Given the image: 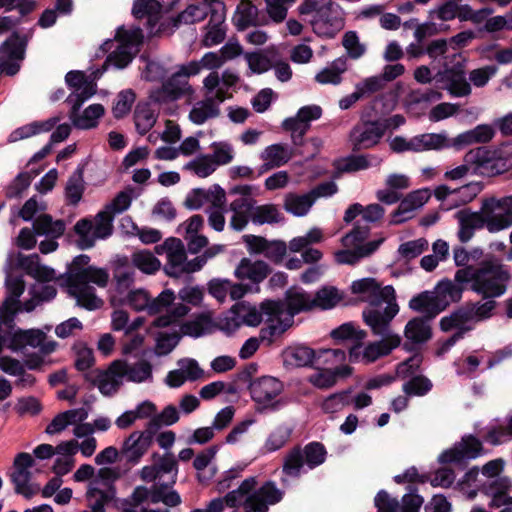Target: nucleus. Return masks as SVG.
Returning a JSON list of instances; mask_svg holds the SVG:
<instances>
[{
    "label": "nucleus",
    "mask_w": 512,
    "mask_h": 512,
    "mask_svg": "<svg viewBox=\"0 0 512 512\" xmlns=\"http://www.w3.org/2000/svg\"><path fill=\"white\" fill-rule=\"evenodd\" d=\"M495 129L489 124H480L475 128L459 134L452 140V146L460 149L472 144H484L493 139Z\"/></svg>",
    "instance_id": "4c0bfd02"
},
{
    "label": "nucleus",
    "mask_w": 512,
    "mask_h": 512,
    "mask_svg": "<svg viewBox=\"0 0 512 512\" xmlns=\"http://www.w3.org/2000/svg\"><path fill=\"white\" fill-rule=\"evenodd\" d=\"M509 272L502 264L484 261L479 267L468 266L455 273V282L471 283V290L484 298H496L506 292Z\"/></svg>",
    "instance_id": "20e7f679"
},
{
    "label": "nucleus",
    "mask_w": 512,
    "mask_h": 512,
    "mask_svg": "<svg viewBox=\"0 0 512 512\" xmlns=\"http://www.w3.org/2000/svg\"><path fill=\"white\" fill-rule=\"evenodd\" d=\"M391 321L381 332H375L371 329L375 336H381L379 341L368 343L366 346L355 344L349 348V360L352 362H362L370 364L379 358L389 355L394 349L400 346L401 337L390 329Z\"/></svg>",
    "instance_id": "1a4fd4ad"
},
{
    "label": "nucleus",
    "mask_w": 512,
    "mask_h": 512,
    "mask_svg": "<svg viewBox=\"0 0 512 512\" xmlns=\"http://www.w3.org/2000/svg\"><path fill=\"white\" fill-rule=\"evenodd\" d=\"M239 80L238 74L231 69L224 70L221 76L217 71H212L203 79V89L206 93L212 94L222 91L226 100L232 97L229 89L234 87Z\"/></svg>",
    "instance_id": "2f4dec72"
},
{
    "label": "nucleus",
    "mask_w": 512,
    "mask_h": 512,
    "mask_svg": "<svg viewBox=\"0 0 512 512\" xmlns=\"http://www.w3.org/2000/svg\"><path fill=\"white\" fill-rule=\"evenodd\" d=\"M310 25L319 37L333 38L344 27V21L338 10L332 6L325 13L313 15Z\"/></svg>",
    "instance_id": "c85d7f7f"
},
{
    "label": "nucleus",
    "mask_w": 512,
    "mask_h": 512,
    "mask_svg": "<svg viewBox=\"0 0 512 512\" xmlns=\"http://www.w3.org/2000/svg\"><path fill=\"white\" fill-rule=\"evenodd\" d=\"M281 220L278 208L273 204L253 205L252 222L257 225L274 224Z\"/></svg>",
    "instance_id": "774afa93"
},
{
    "label": "nucleus",
    "mask_w": 512,
    "mask_h": 512,
    "mask_svg": "<svg viewBox=\"0 0 512 512\" xmlns=\"http://www.w3.org/2000/svg\"><path fill=\"white\" fill-rule=\"evenodd\" d=\"M189 310V307L182 303L170 306L167 313L159 315L152 325L159 328L177 327L181 336L200 337L207 333L211 326V320L205 314H200L192 320L182 322Z\"/></svg>",
    "instance_id": "6e6552de"
},
{
    "label": "nucleus",
    "mask_w": 512,
    "mask_h": 512,
    "mask_svg": "<svg viewBox=\"0 0 512 512\" xmlns=\"http://www.w3.org/2000/svg\"><path fill=\"white\" fill-rule=\"evenodd\" d=\"M25 41L17 34L13 33L0 46V71L7 75H15L20 69V62L25 55Z\"/></svg>",
    "instance_id": "6ab92c4d"
},
{
    "label": "nucleus",
    "mask_w": 512,
    "mask_h": 512,
    "mask_svg": "<svg viewBox=\"0 0 512 512\" xmlns=\"http://www.w3.org/2000/svg\"><path fill=\"white\" fill-rule=\"evenodd\" d=\"M283 495L284 492L277 487L276 483L266 481L252 491L251 498L248 499L250 511L267 512L270 505H275L282 500Z\"/></svg>",
    "instance_id": "cd10ccee"
},
{
    "label": "nucleus",
    "mask_w": 512,
    "mask_h": 512,
    "mask_svg": "<svg viewBox=\"0 0 512 512\" xmlns=\"http://www.w3.org/2000/svg\"><path fill=\"white\" fill-rule=\"evenodd\" d=\"M154 432L146 428L145 431H133L122 443L121 454L129 462L137 463L147 453L152 445Z\"/></svg>",
    "instance_id": "393cba45"
},
{
    "label": "nucleus",
    "mask_w": 512,
    "mask_h": 512,
    "mask_svg": "<svg viewBox=\"0 0 512 512\" xmlns=\"http://www.w3.org/2000/svg\"><path fill=\"white\" fill-rule=\"evenodd\" d=\"M74 231L78 236V245L81 249L93 247L97 240L105 239L112 234L113 224L108 212L100 211L94 218H83L77 221Z\"/></svg>",
    "instance_id": "9d476101"
},
{
    "label": "nucleus",
    "mask_w": 512,
    "mask_h": 512,
    "mask_svg": "<svg viewBox=\"0 0 512 512\" xmlns=\"http://www.w3.org/2000/svg\"><path fill=\"white\" fill-rule=\"evenodd\" d=\"M496 302L489 299L485 302L469 303L465 307L445 316L440 321L443 331H455L454 334L444 341L438 350V354L446 353L457 341L463 338L464 334L472 330V323L486 320L492 316Z\"/></svg>",
    "instance_id": "39448f33"
},
{
    "label": "nucleus",
    "mask_w": 512,
    "mask_h": 512,
    "mask_svg": "<svg viewBox=\"0 0 512 512\" xmlns=\"http://www.w3.org/2000/svg\"><path fill=\"white\" fill-rule=\"evenodd\" d=\"M465 164L457 166L445 172L444 177L448 180H460L464 178L470 171V166H474V170L480 174L499 173L495 170V164L492 160V153L486 147H478L470 150L464 157Z\"/></svg>",
    "instance_id": "f8f14e48"
},
{
    "label": "nucleus",
    "mask_w": 512,
    "mask_h": 512,
    "mask_svg": "<svg viewBox=\"0 0 512 512\" xmlns=\"http://www.w3.org/2000/svg\"><path fill=\"white\" fill-rule=\"evenodd\" d=\"M155 249L158 254H166L167 263L164 266V271L167 275L180 277L185 274L187 256L184 244L180 239L168 238Z\"/></svg>",
    "instance_id": "a211bd4d"
},
{
    "label": "nucleus",
    "mask_w": 512,
    "mask_h": 512,
    "mask_svg": "<svg viewBox=\"0 0 512 512\" xmlns=\"http://www.w3.org/2000/svg\"><path fill=\"white\" fill-rule=\"evenodd\" d=\"M33 230L37 235L58 238L65 231V223L62 220H53L47 214L39 215L33 222Z\"/></svg>",
    "instance_id": "864d4df0"
},
{
    "label": "nucleus",
    "mask_w": 512,
    "mask_h": 512,
    "mask_svg": "<svg viewBox=\"0 0 512 512\" xmlns=\"http://www.w3.org/2000/svg\"><path fill=\"white\" fill-rule=\"evenodd\" d=\"M109 281V274L104 268L88 266L73 270L68 278V291L76 298L77 303L88 309L95 310L102 306L103 301L95 293L91 284L98 287H106Z\"/></svg>",
    "instance_id": "423d86ee"
},
{
    "label": "nucleus",
    "mask_w": 512,
    "mask_h": 512,
    "mask_svg": "<svg viewBox=\"0 0 512 512\" xmlns=\"http://www.w3.org/2000/svg\"><path fill=\"white\" fill-rule=\"evenodd\" d=\"M271 272L269 265L262 260L253 261L250 258H242L235 268L234 275L242 281L254 284L262 282Z\"/></svg>",
    "instance_id": "473e14b6"
},
{
    "label": "nucleus",
    "mask_w": 512,
    "mask_h": 512,
    "mask_svg": "<svg viewBox=\"0 0 512 512\" xmlns=\"http://www.w3.org/2000/svg\"><path fill=\"white\" fill-rule=\"evenodd\" d=\"M199 74V67L196 63L180 65L161 85L150 91L149 100L165 109L170 104L181 98H193L195 90L189 83V77Z\"/></svg>",
    "instance_id": "0eeeda50"
},
{
    "label": "nucleus",
    "mask_w": 512,
    "mask_h": 512,
    "mask_svg": "<svg viewBox=\"0 0 512 512\" xmlns=\"http://www.w3.org/2000/svg\"><path fill=\"white\" fill-rule=\"evenodd\" d=\"M483 446L479 439L467 435L453 448L444 451L439 455V462L452 463L461 462L466 459H475L482 454Z\"/></svg>",
    "instance_id": "bb28decb"
},
{
    "label": "nucleus",
    "mask_w": 512,
    "mask_h": 512,
    "mask_svg": "<svg viewBox=\"0 0 512 512\" xmlns=\"http://www.w3.org/2000/svg\"><path fill=\"white\" fill-rule=\"evenodd\" d=\"M178 474L177 462L170 453L163 455L154 465L145 466L141 470V479L154 482L165 492L171 491Z\"/></svg>",
    "instance_id": "dca6fc26"
},
{
    "label": "nucleus",
    "mask_w": 512,
    "mask_h": 512,
    "mask_svg": "<svg viewBox=\"0 0 512 512\" xmlns=\"http://www.w3.org/2000/svg\"><path fill=\"white\" fill-rule=\"evenodd\" d=\"M283 383L272 376H263L253 380L249 385L252 399L265 408H274L277 397L283 391Z\"/></svg>",
    "instance_id": "aec40b11"
},
{
    "label": "nucleus",
    "mask_w": 512,
    "mask_h": 512,
    "mask_svg": "<svg viewBox=\"0 0 512 512\" xmlns=\"http://www.w3.org/2000/svg\"><path fill=\"white\" fill-rule=\"evenodd\" d=\"M352 374V368L348 365H340L335 369L319 368L308 377V382L319 389L333 387L339 378H347Z\"/></svg>",
    "instance_id": "e433bc0d"
},
{
    "label": "nucleus",
    "mask_w": 512,
    "mask_h": 512,
    "mask_svg": "<svg viewBox=\"0 0 512 512\" xmlns=\"http://www.w3.org/2000/svg\"><path fill=\"white\" fill-rule=\"evenodd\" d=\"M409 308L425 314L429 318H433L443 311V305L438 302L434 290L423 291L412 297L409 301Z\"/></svg>",
    "instance_id": "79ce46f5"
},
{
    "label": "nucleus",
    "mask_w": 512,
    "mask_h": 512,
    "mask_svg": "<svg viewBox=\"0 0 512 512\" xmlns=\"http://www.w3.org/2000/svg\"><path fill=\"white\" fill-rule=\"evenodd\" d=\"M6 287L8 295L0 306V319L5 324L10 325L14 321L17 312L20 311L19 298L25 290V283L22 277L9 275L6 278Z\"/></svg>",
    "instance_id": "5701e85b"
},
{
    "label": "nucleus",
    "mask_w": 512,
    "mask_h": 512,
    "mask_svg": "<svg viewBox=\"0 0 512 512\" xmlns=\"http://www.w3.org/2000/svg\"><path fill=\"white\" fill-rule=\"evenodd\" d=\"M292 428L287 424L276 426L266 438L262 451L264 453H273L283 448L290 440Z\"/></svg>",
    "instance_id": "5fc2aeb1"
},
{
    "label": "nucleus",
    "mask_w": 512,
    "mask_h": 512,
    "mask_svg": "<svg viewBox=\"0 0 512 512\" xmlns=\"http://www.w3.org/2000/svg\"><path fill=\"white\" fill-rule=\"evenodd\" d=\"M158 115L149 103H139L134 111V123L139 134L145 135L155 125Z\"/></svg>",
    "instance_id": "4d7b16f0"
},
{
    "label": "nucleus",
    "mask_w": 512,
    "mask_h": 512,
    "mask_svg": "<svg viewBox=\"0 0 512 512\" xmlns=\"http://www.w3.org/2000/svg\"><path fill=\"white\" fill-rule=\"evenodd\" d=\"M174 300V292L169 289L162 291L153 299L144 289L131 290L126 297L127 304L135 311H146L150 315L167 313Z\"/></svg>",
    "instance_id": "4468645a"
},
{
    "label": "nucleus",
    "mask_w": 512,
    "mask_h": 512,
    "mask_svg": "<svg viewBox=\"0 0 512 512\" xmlns=\"http://www.w3.org/2000/svg\"><path fill=\"white\" fill-rule=\"evenodd\" d=\"M36 464L34 457L26 452L16 455L13 462V471L10 478L15 487V492L29 499L40 492L39 484L31 479L30 469Z\"/></svg>",
    "instance_id": "2eb2a0df"
},
{
    "label": "nucleus",
    "mask_w": 512,
    "mask_h": 512,
    "mask_svg": "<svg viewBox=\"0 0 512 512\" xmlns=\"http://www.w3.org/2000/svg\"><path fill=\"white\" fill-rule=\"evenodd\" d=\"M162 12V5L157 0H137L132 9L133 15L138 18H148L150 26L156 25Z\"/></svg>",
    "instance_id": "bf43d9fd"
},
{
    "label": "nucleus",
    "mask_w": 512,
    "mask_h": 512,
    "mask_svg": "<svg viewBox=\"0 0 512 512\" xmlns=\"http://www.w3.org/2000/svg\"><path fill=\"white\" fill-rule=\"evenodd\" d=\"M115 490L108 487L103 490L97 485V480H91L86 491L88 508L91 512H105V505L114 499Z\"/></svg>",
    "instance_id": "37998d69"
},
{
    "label": "nucleus",
    "mask_w": 512,
    "mask_h": 512,
    "mask_svg": "<svg viewBox=\"0 0 512 512\" xmlns=\"http://www.w3.org/2000/svg\"><path fill=\"white\" fill-rule=\"evenodd\" d=\"M347 70V59L339 57L327 67L316 74L315 80L320 84L338 85L342 81V74Z\"/></svg>",
    "instance_id": "603ef678"
},
{
    "label": "nucleus",
    "mask_w": 512,
    "mask_h": 512,
    "mask_svg": "<svg viewBox=\"0 0 512 512\" xmlns=\"http://www.w3.org/2000/svg\"><path fill=\"white\" fill-rule=\"evenodd\" d=\"M350 289L352 294L369 304L363 310V320L375 332H381L399 312L395 290L391 285L381 286L375 278L367 277L353 281Z\"/></svg>",
    "instance_id": "7ed1b4c3"
},
{
    "label": "nucleus",
    "mask_w": 512,
    "mask_h": 512,
    "mask_svg": "<svg viewBox=\"0 0 512 512\" xmlns=\"http://www.w3.org/2000/svg\"><path fill=\"white\" fill-rule=\"evenodd\" d=\"M413 152L441 150L452 146L443 133H425L412 137Z\"/></svg>",
    "instance_id": "8fccbe9b"
},
{
    "label": "nucleus",
    "mask_w": 512,
    "mask_h": 512,
    "mask_svg": "<svg viewBox=\"0 0 512 512\" xmlns=\"http://www.w3.org/2000/svg\"><path fill=\"white\" fill-rule=\"evenodd\" d=\"M184 169L201 178H206L216 171V164L209 154H202L184 165Z\"/></svg>",
    "instance_id": "338daca9"
},
{
    "label": "nucleus",
    "mask_w": 512,
    "mask_h": 512,
    "mask_svg": "<svg viewBox=\"0 0 512 512\" xmlns=\"http://www.w3.org/2000/svg\"><path fill=\"white\" fill-rule=\"evenodd\" d=\"M45 333L39 329L21 330L15 329L12 322L11 337L9 340V349L13 351L20 350L26 346L41 348L45 352H51L55 349V342L45 343Z\"/></svg>",
    "instance_id": "412c9836"
},
{
    "label": "nucleus",
    "mask_w": 512,
    "mask_h": 512,
    "mask_svg": "<svg viewBox=\"0 0 512 512\" xmlns=\"http://www.w3.org/2000/svg\"><path fill=\"white\" fill-rule=\"evenodd\" d=\"M314 203L309 192L306 194L288 193L284 199V208L287 212L300 217L306 215Z\"/></svg>",
    "instance_id": "13d9d810"
},
{
    "label": "nucleus",
    "mask_w": 512,
    "mask_h": 512,
    "mask_svg": "<svg viewBox=\"0 0 512 512\" xmlns=\"http://www.w3.org/2000/svg\"><path fill=\"white\" fill-rule=\"evenodd\" d=\"M316 352L307 346L289 347L284 351V361L288 365L305 367L313 364Z\"/></svg>",
    "instance_id": "6e6d98bb"
},
{
    "label": "nucleus",
    "mask_w": 512,
    "mask_h": 512,
    "mask_svg": "<svg viewBox=\"0 0 512 512\" xmlns=\"http://www.w3.org/2000/svg\"><path fill=\"white\" fill-rule=\"evenodd\" d=\"M293 156V150L285 144H272L261 153L266 169L278 168L285 165Z\"/></svg>",
    "instance_id": "09e8293b"
},
{
    "label": "nucleus",
    "mask_w": 512,
    "mask_h": 512,
    "mask_svg": "<svg viewBox=\"0 0 512 512\" xmlns=\"http://www.w3.org/2000/svg\"><path fill=\"white\" fill-rule=\"evenodd\" d=\"M131 499L133 504L139 505L145 501L152 503L162 502L168 507H176L181 504V497L175 490L165 492L160 486L153 482L151 488L138 486L134 489Z\"/></svg>",
    "instance_id": "a878e982"
},
{
    "label": "nucleus",
    "mask_w": 512,
    "mask_h": 512,
    "mask_svg": "<svg viewBox=\"0 0 512 512\" xmlns=\"http://www.w3.org/2000/svg\"><path fill=\"white\" fill-rule=\"evenodd\" d=\"M431 190L421 188L408 193L401 199L398 208L392 213V224L405 222L413 217L416 210L423 207L431 198Z\"/></svg>",
    "instance_id": "b1692460"
},
{
    "label": "nucleus",
    "mask_w": 512,
    "mask_h": 512,
    "mask_svg": "<svg viewBox=\"0 0 512 512\" xmlns=\"http://www.w3.org/2000/svg\"><path fill=\"white\" fill-rule=\"evenodd\" d=\"M284 315L291 316V321L296 314L314 308L313 296L300 287H291L286 291Z\"/></svg>",
    "instance_id": "f704fd0d"
},
{
    "label": "nucleus",
    "mask_w": 512,
    "mask_h": 512,
    "mask_svg": "<svg viewBox=\"0 0 512 512\" xmlns=\"http://www.w3.org/2000/svg\"><path fill=\"white\" fill-rule=\"evenodd\" d=\"M257 16V7L250 0H241L237 5L233 21L239 30H244L249 26L259 24Z\"/></svg>",
    "instance_id": "3c124183"
},
{
    "label": "nucleus",
    "mask_w": 512,
    "mask_h": 512,
    "mask_svg": "<svg viewBox=\"0 0 512 512\" xmlns=\"http://www.w3.org/2000/svg\"><path fill=\"white\" fill-rule=\"evenodd\" d=\"M262 310L267 319L265 326L260 330L259 339L267 346H270L291 327L293 322L291 321V316L284 315V305L282 302L265 301L262 303Z\"/></svg>",
    "instance_id": "9b49d317"
},
{
    "label": "nucleus",
    "mask_w": 512,
    "mask_h": 512,
    "mask_svg": "<svg viewBox=\"0 0 512 512\" xmlns=\"http://www.w3.org/2000/svg\"><path fill=\"white\" fill-rule=\"evenodd\" d=\"M231 314V319L234 322L235 327H239L240 325L251 327L258 326L262 322L263 315H265L262 310V305L260 308H257L256 306L246 302L236 303L231 308Z\"/></svg>",
    "instance_id": "58836bf2"
},
{
    "label": "nucleus",
    "mask_w": 512,
    "mask_h": 512,
    "mask_svg": "<svg viewBox=\"0 0 512 512\" xmlns=\"http://www.w3.org/2000/svg\"><path fill=\"white\" fill-rule=\"evenodd\" d=\"M383 241L384 238H380L378 240L369 241L365 243L364 246L358 248H348L337 251L334 254L335 260L338 264H356L360 259L375 252Z\"/></svg>",
    "instance_id": "a18cd8bd"
},
{
    "label": "nucleus",
    "mask_w": 512,
    "mask_h": 512,
    "mask_svg": "<svg viewBox=\"0 0 512 512\" xmlns=\"http://www.w3.org/2000/svg\"><path fill=\"white\" fill-rule=\"evenodd\" d=\"M125 360L111 362L106 370H93L85 375L87 381L95 385L104 396H113L125 381Z\"/></svg>",
    "instance_id": "ddd939ff"
},
{
    "label": "nucleus",
    "mask_w": 512,
    "mask_h": 512,
    "mask_svg": "<svg viewBox=\"0 0 512 512\" xmlns=\"http://www.w3.org/2000/svg\"><path fill=\"white\" fill-rule=\"evenodd\" d=\"M80 108L71 106L70 119L73 125L79 129H91L97 126L98 120L104 114V107L101 104H92L88 106L82 113Z\"/></svg>",
    "instance_id": "c03bdc74"
},
{
    "label": "nucleus",
    "mask_w": 512,
    "mask_h": 512,
    "mask_svg": "<svg viewBox=\"0 0 512 512\" xmlns=\"http://www.w3.org/2000/svg\"><path fill=\"white\" fill-rule=\"evenodd\" d=\"M443 79L447 91L454 97H466L472 92L471 84L467 81L464 65L457 63L451 68H445Z\"/></svg>",
    "instance_id": "72a5a7b5"
},
{
    "label": "nucleus",
    "mask_w": 512,
    "mask_h": 512,
    "mask_svg": "<svg viewBox=\"0 0 512 512\" xmlns=\"http://www.w3.org/2000/svg\"><path fill=\"white\" fill-rule=\"evenodd\" d=\"M88 418V411L86 408H76L64 411L56 415L53 420L48 424L45 432L49 435L59 434L64 431L69 425H74L79 422H84Z\"/></svg>",
    "instance_id": "ea45409f"
},
{
    "label": "nucleus",
    "mask_w": 512,
    "mask_h": 512,
    "mask_svg": "<svg viewBox=\"0 0 512 512\" xmlns=\"http://www.w3.org/2000/svg\"><path fill=\"white\" fill-rule=\"evenodd\" d=\"M18 265L28 275L40 282H49L56 278L54 269L42 265L37 254L28 256L20 255L18 258Z\"/></svg>",
    "instance_id": "a19ab883"
},
{
    "label": "nucleus",
    "mask_w": 512,
    "mask_h": 512,
    "mask_svg": "<svg viewBox=\"0 0 512 512\" xmlns=\"http://www.w3.org/2000/svg\"><path fill=\"white\" fill-rule=\"evenodd\" d=\"M481 491L490 498V508H500L508 504L509 494L512 491V481L503 476L492 480H486L480 484Z\"/></svg>",
    "instance_id": "c756f323"
},
{
    "label": "nucleus",
    "mask_w": 512,
    "mask_h": 512,
    "mask_svg": "<svg viewBox=\"0 0 512 512\" xmlns=\"http://www.w3.org/2000/svg\"><path fill=\"white\" fill-rule=\"evenodd\" d=\"M203 100L197 101L191 108L188 118L196 125H203L207 121L217 118L220 115V104L225 101L222 91L217 93H206Z\"/></svg>",
    "instance_id": "4be33fe9"
},
{
    "label": "nucleus",
    "mask_w": 512,
    "mask_h": 512,
    "mask_svg": "<svg viewBox=\"0 0 512 512\" xmlns=\"http://www.w3.org/2000/svg\"><path fill=\"white\" fill-rule=\"evenodd\" d=\"M225 6L216 4L215 14H211L208 24L205 26L201 44L204 47H213L222 43L226 37Z\"/></svg>",
    "instance_id": "7c9ffc66"
},
{
    "label": "nucleus",
    "mask_w": 512,
    "mask_h": 512,
    "mask_svg": "<svg viewBox=\"0 0 512 512\" xmlns=\"http://www.w3.org/2000/svg\"><path fill=\"white\" fill-rule=\"evenodd\" d=\"M60 121L59 117H52L44 121H34L15 129L8 138L9 142H17L53 129Z\"/></svg>",
    "instance_id": "de8ad7c7"
},
{
    "label": "nucleus",
    "mask_w": 512,
    "mask_h": 512,
    "mask_svg": "<svg viewBox=\"0 0 512 512\" xmlns=\"http://www.w3.org/2000/svg\"><path fill=\"white\" fill-rule=\"evenodd\" d=\"M125 380L141 383L152 380V365L145 360L130 365L125 361Z\"/></svg>",
    "instance_id": "69168bd1"
},
{
    "label": "nucleus",
    "mask_w": 512,
    "mask_h": 512,
    "mask_svg": "<svg viewBox=\"0 0 512 512\" xmlns=\"http://www.w3.org/2000/svg\"><path fill=\"white\" fill-rule=\"evenodd\" d=\"M257 485L256 477H248L242 481L240 486L227 493L224 497L226 506L234 508L243 505L246 508V512L250 511V504L248 499L251 498L252 491Z\"/></svg>",
    "instance_id": "49530a36"
},
{
    "label": "nucleus",
    "mask_w": 512,
    "mask_h": 512,
    "mask_svg": "<svg viewBox=\"0 0 512 512\" xmlns=\"http://www.w3.org/2000/svg\"><path fill=\"white\" fill-rule=\"evenodd\" d=\"M133 266L144 274H155L161 268V262L147 250L136 251L131 256Z\"/></svg>",
    "instance_id": "0e129e2a"
},
{
    "label": "nucleus",
    "mask_w": 512,
    "mask_h": 512,
    "mask_svg": "<svg viewBox=\"0 0 512 512\" xmlns=\"http://www.w3.org/2000/svg\"><path fill=\"white\" fill-rule=\"evenodd\" d=\"M253 198H236L229 204V210L232 212L229 226L235 231H242L246 228L249 221H252Z\"/></svg>",
    "instance_id": "c9c22d12"
},
{
    "label": "nucleus",
    "mask_w": 512,
    "mask_h": 512,
    "mask_svg": "<svg viewBox=\"0 0 512 512\" xmlns=\"http://www.w3.org/2000/svg\"><path fill=\"white\" fill-rule=\"evenodd\" d=\"M314 308L328 310L334 308L343 299V293L334 286H323L313 296Z\"/></svg>",
    "instance_id": "680f3d73"
},
{
    "label": "nucleus",
    "mask_w": 512,
    "mask_h": 512,
    "mask_svg": "<svg viewBox=\"0 0 512 512\" xmlns=\"http://www.w3.org/2000/svg\"><path fill=\"white\" fill-rule=\"evenodd\" d=\"M142 40L143 34L139 27L118 28L115 38L105 41L101 46L104 53L110 52L101 69L96 70L89 76L78 70L66 74L65 82L73 89V92L67 98V102L74 108H80L86 100L95 94V80L100 78L109 67L126 68L139 52Z\"/></svg>",
    "instance_id": "f257e3e1"
},
{
    "label": "nucleus",
    "mask_w": 512,
    "mask_h": 512,
    "mask_svg": "<svg viewBox=\"0 0 512 512\" xmlns=\"http://www.w3.org/2000/svg\"><path fill=\"white\" fill-rule=\"evenodd\" d=\"M385 134L381 121H365L356 125L350 132L349 141L353 151L370 149L376 146Z\"/></svg>",
    "instance_id": "f3484780"
},
{
    "label": "nucleus",
    "mask_w": 512,
    "mask_h": 512,
    "mask_svg": "<svg viewBox=\"0 0 512 512\" xmlns=\"http://www.w3.org/2000/svg\"><path fill=\"white\" fill-rule=\"evenodd\" d=\"M458 223L457 237L461 243L470 241L475 231L486 227L490 233H497L512 226V196L487 198L480 211L468 208L458 210L455 215Z\"/></svg>",
    "instance_id": "f03ea898"
},
{
    "label": "nucleus",
    "mask_w": 512,
    "mask_h": 512,
    "mask_svg": "<svg viewBox=\"0 0 512 512\" xmlns=\"http://www.w3.org/2000/svg\"><path fill=\"white\" fill-rule=\"evenodd\" d=\"M460 283H454L451 280H442L434 288L438 302L442 303L443 310L451 303L461 299L463 288Z\"/></svg>",
    "instance_id": "052dcab7"
},
{
    "label": "nucleus",
    "mask_w": 512,
    "mask_h": 512,
    "mask_svg": "<svg viewBox=\"0 0 512 512\" xmlns=\"http://www.w3.org/2000/svg\"><path fill=\"white\" fill-rule=\"evenodd\" d=\"M404 333L413 343H423L431 338V327L426 319L414 318L406 324Z\"/></svg>",
    "instance_id": "e2e57ef3"
}]
</instances>
